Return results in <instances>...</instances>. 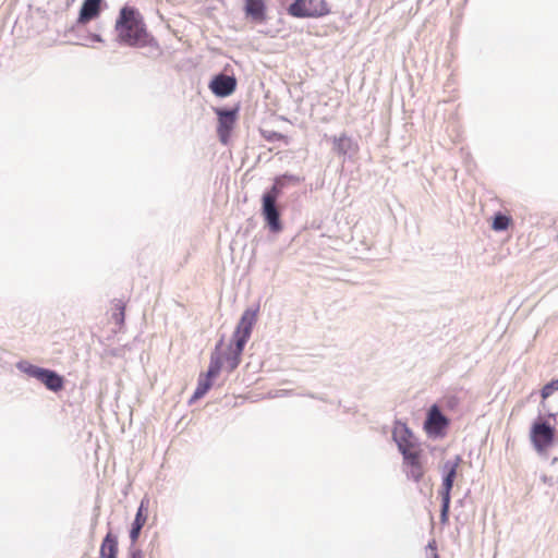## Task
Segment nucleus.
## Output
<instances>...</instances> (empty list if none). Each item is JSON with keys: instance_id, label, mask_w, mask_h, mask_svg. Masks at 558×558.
<instances>
[{"instance_id": "obj_1", "label": "nucleus", "mask_w": 558, "mask_h": 558, "mask_svg": "<svg viewBox=\"0 0 558 558\" xmlns=\"http://www.w3.org/2000/svg\"><path fill=\"white\" fill-rule=\"evenodd\" d=\"M116 28L121 41L129 46H144L147 33L137 11L130 7L121 9Z\"/></svg>"}, {"instance_id": "obj_2", "label": "nucleus", "mask_w": 558, "mask_h": 558, "mask_svg": "<svg viewBox=\"0 0 558 558\" xmlns=\"http://www.w3.org/2000/svg\"><path fill=\"white\" fill-rule=\"evenodd\" d=\"M556 436V428L543 416H538L530 429V440L538 454H546L553 446Z\"/></svg>"}, {"instance_id": "obj_3", "label": "nucleus", "mask_w": 558, "mask_h": 558, "mask_svg": "<svg viewBox=\"0 0 558 558\" xmlns=\"http://www.w3.org/2000/svg\"><path fill=\"white\" fill-rule=\"evenodd\" d=\"M17 368L29 377L39 380L47 389L53 392L60 391L63 388L64 379L54 371L43 368L26 362L19 363Z\"/></svg>"}, {"instance_id": "obj_4", "label": "nucleus", "mask_w": 558, "mask_h": 558, "mask_svg": "<svg viewBox=\"0 0 558 558\" xmlns=\"http://www.w3.org/2000/svg\"><path fill=\"white\" fill-rule=\"evenodd\" d=\"M293 17H320L327 15L330 10L324 0H294L287 9Z\"/></svg>"}, {"instance_id": "obj_5", "label": "nucleus", "mask_w": 558, "mask_h": 558, "mask_svg": "<svg viewBox=\"0 0 558 558\" xmlns=\"http://www.w3.org/2000/svg\"><path fill=\"white\" fill-rule=\"evenodd\" d=\"M218 117L217 134L222 144H228L231 132L234 128L239 108H215Z\"/></svg>"}, {"instance_id": "obj_6", "label": "nucleus", "mask_w": 558, "mask_h": 558, "mask_svg": "<svg viewBox=\"0 0 558 558\" xmlns=\"http://www.w3.org/2000/svg\"><path fill=\"white\" fill-rule=\"evenodd\" d=\"M259 311V306H256L255 308H246L233 332V340L239 342V348L241 345H245L248 341L253 327L257 322V314Z\"/></svg>"}, {"instance_id": "obj_7", "label": "nucleus", "mask_w": 558, "mask_h": 558, "mask_svg": "<svg viewBox=\"0 0 558 558\" xmlns=\"http://www.w3.org/2000/svg\"><path fill=\"white\" fill-rule=\"evenodd\" d=\"M392 437L403 458H410V454L416 453V438L405 424H397Z\"/></svg>"}, {"instance_id": "obj_8", "label": "nucleus", "mask_w": 558, "mask_h": 558, "mask_svg": "<svg viewBox=\"0 0 558 558\" xmlns=\"http://www.w3.org/2000/svg\"><path fill=\"white\" fill-rule=\"evenodd\" d=\"M262 215L271 232L279 233L282 230L279 207L269 196L262 197Z\"/></svg>"}, {"instance_id": "obj_9", "label": "nucleus", "mask_w": 558, "mask_h": 558, "mask_svg": "<svg viewBox=\"0 0 558 558\" xmlns=\"http://www.w3.org/2000/svg\"><path fill=\"white\" fill-rule=\"evenodd\" d=\"M462 462L460 456H456L452 460H447L442 465V484L439 492L441 498H451L450 493L453 487L454 480L457 477L458 468Z\"/></svg>"}, {"instance_id": "obj_10", "label": "nucleus", "mask_w": 558, "mask_h": 558, "mask_svg": "<svg viewBox=\"0 0 558 558\" xmlns=\"http://www.w3.org/2000/svg\"><path fill=\"white\" fill-rule=\"evenodd\" d=\"M209 88L218 97H228L235 90L236 80L234 76L220 73L213 77Z\"/></svg>"}, {"instance_id": "obj_11", "label": "nucleus", "mask_w": 558, "mask_h": 558, "mask_svg": "<svg viewBox=\"0 0 558 558\" xmlns=\"http://www.w3.org/2000/svg\"><path fill=\"white\" fill-rule=\"evenodd\" d=\"M426 428L430 433H439L448 425L447 417L441 413L437 405H433L427 414L425 422Z\"/></svg>"}, {"instance_id": "obj_12", "label": "nucleus", "mask_w": 558, "mask_h": 558, "mask_svg": "<svg viewBox=\"0 0 558 558\" xmlns=\"http://www.w3.org/2000/svg\"><path fill=\"white\" fill-rule=\"evenodd\" d=\"M101 2L102 0H84L80 10L77 23L86 24L96 19L100 14Z\"/></svg>"}, {"instance_id": "obj_13", "label": "nucleus", "mask_w": 558, "mask_h": 558, "mask_svg": "<svg viewBox=\"0 0 558 558\" xmlns=\"http://www.w3.org/2000/svg\"><path fill=\"white\" fill-rule=\"evenodd\" d=\"M145 502H147V499H143L141 501V505L137 509V512L135 514V519L132 523L131 530H130V539L131 543L134 544L137 542L141 531L146 523L147 515L144 513L145 510Z\"/></svg>"}, {"instance_id": "obj_14", "label": "nucleus", "mask_w": 558, "mask_h": 558, "mask_svg": "<svg viewBox=\"0 0 558 558\" xmlns=\"http://www.w3.org/2000/svg\"><path fill=\"white\" fill-rule=\"evenodd\" d=\"M99 558H117L118 556V537L108 532L102 539L99 550Z\"/></svg>"}, {"instance_id": "obj_15", "label": "nucleus", "mask_w": 558, "mask_h": 558, "mask_svg": "<svg viewBox=\"0 0 558 558\" xmlns=\"http://www.w3.org/2000/svg\"><path fill=\"white\" fill-rule=\"evenodd\" d=\"M405 464L409 466L408 476L414 482H420L423 477V468L420 462L418 452L410 454V458H403Z\"/></svg>"}, {"instance_id": "obj_16", "label": "nucleus", "mask_w": 558, "mask_h": 558, "mask_svg": "<svg viewBox=\"0 0 558 558\" xmlns=\"http://www.w3.org/2000/svg\"><path fill=\"white\" fill-rule=\"evenodd\" d=\"M265 3L264 0H245V12L255 21H263L265 19Z\"/></svg>"}, {"instance_id": "obj_17", "label": "nucleus", "mask_w": 558, "mask_h": 558, "mask_svg": "<svg viewBox=\"0 0 558 558\" xmlns=\"http://www.w3.org/2000/svg\"><path fill=\"white\" fill-rule=\"evenodd\" d=\"M287 180L292 181L294 183L299 182V179L294 175L286 174V175L276 178L271 189L269 191H267L266 193H264L263 196H269L270 198H272V201L277 202L278 197L280 196V194L286 185Z\"/></svg>"}, {"instance_id": "obj_18", "label": "nucleus", "mask_w": 558, "mask_h": 558, "mask_svg": "<svg viewBox=\"0 0 558 558\" xmlns=\"http://www.w3.org/2000/svg\"><path fill=\"white\" fill-rule=\"evenodd\" d=\"M222 339L217 343L215 351L211 353L210 362L208 366V371L205 375H207L210 378L216 377L222 367V356L219 352L221 345H222Z\"/></svg>"}, {"instance_id": "obj_19", "label": "nucleus", "mask_w": 558, "mask_h": 558, "mask_svg": "<svg viewBox=\"0 0 558 558\" xmlns=\"http://www.w3.org/2000/svg\"><path fill=\"white\" fill-rule=\"evenodd\" d=\"M245 345H241L239 349V342L234 341V343L230 344L229 353L226 355V362L229 372H233L241 362V355Z\"/></svg>"}, {"instance_id": "obj_20", "label": "nucleus", "mask_w": 558, "mask_h": 558, "mask_svg": "<svg viewBox=\"0 0 558 558\" xmlns=\"http://www.w3.org/2000/svg\"><path fill=\"white\" fill-rule=\"evenodd\" d=\"M333 151L338 155L345 156L353 148V141L351 137L345 134H341L340 136L332 137Z\"/></svg>"}, {"instance_id": "obj_21", "label": "nucleus", "mask_w": 558, "mask_h": 558, "mask_svg": "<svg viewBox=\"0 0 558 558\" xmlns=\"http://www.w3.org/2000/svg\"><path fill=\"white\" fill-rule=\"evenodd\" d=\"M211 387V378L207 375L201 376L197 387L191 398V402L203 398Z\"/></svg>"}, {"instance_id": "obj_22", "label": "nucleus", "mask_w": 558, "mask_h": 558, "mask_svg": "<svg viewBox=\"0 0 558 558\" xmlns=\"http://www.w3.org/2000/svg\"><path fill=\"white\" fill-rule=\"evenodd\" d=\"M557 390H558V379H553L551 381H549L548 384H546L543 387V389L541 390V397H542L541 408L543 410H546L545 400L547 398H549Z\"/></svg>"}, {"instance_id": "obj_23", "label": "nucleus", "mask_w": 558, "mask_h": 558, "mask_svg": "<svg viewBox=\"0 0 558 558\" xmlns=\"http://www.w3.org/2000/svg\"><path fill=\"white\" fill-rule=\"evenodd\" d=\"M510 225V218L501 213L495 215L493 219V229L496 231H505Z\"/></svg>"}, {"instance_id": "obj_24", "label": "nucleus", "mask_w": 558, "mask_h": 558, "mask_svg": "<svg viewBox=\"0 0 558 558\" xmlns=\"http://www.w3.org/2000/svg\"><path fill=\"white\" fill-rule=\"evenodd\" d=\"M450 499L441 498L440 522L442 524H447L449 520Z\"/></svg>"}, {"instance_id": "obj_25", "label": "nucleus", "mask_w": 558, "mask_h": 558, "mask_svg": "<svg viewBox=\"0 0 558 558\" xmlns=\"http://www.w3.org/2000/svg\"><path fill=\"white\" fill-rule=\"evenodd\" d=\"M113 319L117 324H120V325L123 324V322H124V307L123 306H121L119 308V312L113 314Z\"/></svg>"}, {"instance_id": "obj_26", "label": "nucleus", "mask_w": 558, "mask_h": 558, "mask_svg": "<svg viewBox=\"0 0 558 558\" xmlns=\"http://www.w3.org/2000/svg\"><path fill=\"white\" fill-rule=\"evenodd\" d=\"M130 558H144V554L141 549L131 548Z\"/></svg>"}, {"instance_id": "obj_27", "label": "nucleus", "mask_w": 558, "mask_h": 558, "mask_svg": "<svg viewBox=\"0 0 558 558\" xmlns=\"http://www.w3.org/2000/svg\"><path fill=\"white\" fill-rule=\"evenodd\" d=\"M428 548H430L433 550H436V546H435V542L434 541L428 544Z\"/></svg>"}, {"instance_id": "obj_28", "label": "nucleus", "mask_w": 558, "mask_h": 558, "mask_svg": "<svg viewBox=\"0 0 558 558\" xmlns=\"http://www.w3.org/2000/svg\"><path fill=\"white\" fill-rule=\"evenodd\" d=\"M93 39L96 41H101V37L99 35H94Z\"/></svg>"}, {"instance_id": "obj_29", "label": "nucleus", "mask_w": 558, "mask_h": 558, "mask_svg": "<svg viewBox=\"0 0 558 558\" xmlns=\"http://www.w3.org/2000/svg\"><path fill=\"white\" fill-rule=\"evenodd\" d=\"M547 416H548V417H551V418H554V420H555L556 414H555V413H550V412H549V413L547 414Z\"/></svg>"}, {"instance_id": "obj_30", "label": "nucleus", "mask_w": 558, "mask_h": 558, "mask_svg": "<svg viewBox=\"0 0 558 558\" xmlns=\"http://www.w3.org/2000/svg\"><path fill=\"white\" fill-rule=\"evenodd\" d=\"M433 558H439L436 553H434Z\"/></svg>"}]
</instances>
